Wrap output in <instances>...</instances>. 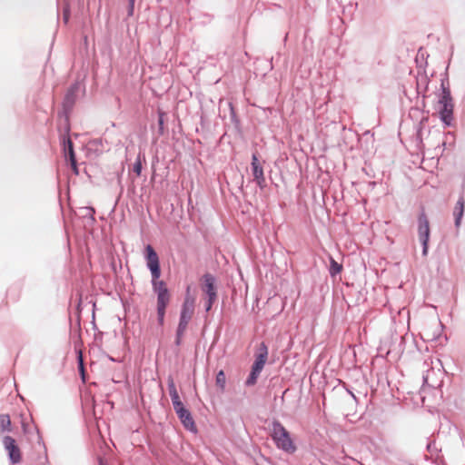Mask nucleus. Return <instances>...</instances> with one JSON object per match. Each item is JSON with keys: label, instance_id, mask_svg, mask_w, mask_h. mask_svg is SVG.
Returning a JSON list of instances; mask_svg holds the SVG:
<instances>
[{"label": "nucleus", "instance_id": "nucleus-1", "mask_svg": "<svg viewBox=\"0 0 465 465\" xmlns=\"http://www.w3.org/2000/svg\"><path fill=\"white\" fill-rule=\"evenodd\" d=\"M190 287L187 288V293L182 305L181 316L176 331V344L179 345L183 336L187 329L188 323L194 313V297L189 294Z\"/></svg>", "mask_w": 465, "mask_h": 465}, {"label": "nucleus", "instance_id": "nucleus-2", "mask_svg": "<svg viewBox=\"0 0 465 465\" xmlns=\"http://www.w3.org/2000/svg\"><path fill=\"white\" fill-rule=\"evenodd\" d=\"M152 285L153 292L157 295L156 310L158 323L160 326H163L164 324L166 308L171 302V294L163 281L153 282Z\"/></svg>", "mask_w": 465, "mask_h": 465}, {"label": "nucleus", "instance_id": "nucleus-3", "mask_svg": "<svg viewBox=\"0 0 465 465\" xmlns=\"http://www.w3.org/2000/svg\"><path fill=\"white\" fill-rule=\"evenodd\" d=\"M271 435L279 449L288 453L295 452L296 446L292 441L290 433L279 421H274L272 423Z\"/></svg>", "mask_w": 465, "mask_h": 465}, {"label": "nucleus", "instance_id": "nucleus-4", "mask_svg": "<svg viewBox=\"0 0 465 465\" xmlns=\"http://www.w3.org/2000/svg\"><path fill=\"white\" fill-rule=\"evenodd\" d=\"M439 113L441 121L447 125H450L453 119V104L450 91L444 89L441 98L439 101Z\"/></svg>", "mask_w": 465, "mask_h": 465}, {"label": "nucleus", "instance_id": "nucleus-5", "mask_svg": "<svg viewBox=\"0 0 465 465\" xmlns=\"http://www.w3.org/2000/svg\"><path fill=\"white\" fill-rule=\"evenodd\" d=\"M145 252L147 266L152 273V283L159 282V278L161 276L159 257L153 248L149 244L145 247Z\"/></svg>", "mask_w": 465, "mask_h": 465}, {"label": "nucleus", "instance_id": "nucleus-6", "mask_svg": "<svg viewBox=\"0 0 465 465\" xmlns=\"http://www.w3.org/2000/svg\"><path fill=\"white\" fill-rule=\"evenodd\" d=\"M419 237L423 245V254L426 255L430 238V224L427 216L423 213L419 216Z\"/></svg>", "mask_w": 465, "mask_h": 465}, {"label": "nucleus", "instance_id": "nucleus-7", "mask_svg": "<svg viewBox=\"0 0 465 465\" xmlns=\"http://www.w3.org/2000/svg\"><path fill=\"white\" fill-rule=\"evenodd\" d=\"M3 443L12 462L19 463L21 461V451L15 439L10 436H5L3 440Z\"/></svg>", "mask_w": 465, "mask_h": 465}, {"label": "nucleus", "instance_id": "nucleus-8", "mask_svg": "<svg viewBox=\"0 0 465 465\" xmlns=\"http://www.w3.org/2000/svg\"><path fill=\"white\" fill-rule=\"evenodd\" d=\"M176 414L178 415L180 420L183 424V426L192 430H196V426L194 420L190 413V411L184 408L183 404L174 409Z\"/></svg>", "mask_w": 465, "mask_h": 465}, {"label": "nucleus", "instance_id": "nucleus-9", "mask_svg": "<svg viewBox=\"0 0 465 465\" xmlns=\"http://www.w3.org/2000/svg\"><path fill=\"white\" fill-rule=\"evenodd\" d=\"M268 358V348L264 342H262L258 348V351L255 355L254 362L252 369L261 372L267 361Z\"/></svg>", "mask_w": 465, "mask_h": 465}, {"label": "nucleus", "instance_id": "nucleus-10", "mask_svg": "<svg viewBox=\"0 0 465 465\" xmlns=\"http://www.w3.org/2000/svg\"><path fill=\"white\" fill-rule=\"evenodd\" d=\"M252 174H253L254 180L256 181L258 186L260 188H263L265 186V177H264V173H263V169H262V165L260 164L256 154L252 155Z\"/></svg>", "mask_w": 465, "mask_h": 465}, {"label": "nucleus", "instance_id": "nucleus-11", "mask_svg": "<svg viewBox=\"0 0 465 465\" xmlns=\"http://www.w3.org/2000/svg\"><path fill=\"white\" fill-rule=\"evenodd\" d=\"M64 155L66 158L67 157L69 158L70 164H71V167H72L74 173L75 174H78V169H77V165H76V159H75V155H74V152L73 142L68 137L66 139L65 138L64 139Z\"/></svg>", "mask_w": 465, "mask_h": 465}, {"label": "nucleus", "instance_id": "nucleus-12", "mask_svg": "<svg viewBox=\"0 0 465 465\" xmlns=\"http://www.w3.org/2000/svg\"><path fill=\"white\" fill-rule=\"evenodd\" d=\"M204 284L203 286V292L208 295L211 300H216L217 294L214 287V279L211 274L203 276Z\"/></svg>", "mask_w": 465, "mask_h": 465}, {"label": "nucleus", "instance_id": "nucleus-13", "mask_svg": "<svg viewBox=\"0 0 465 465\" xmlns=\"http://www.w3.org/2000/svg\"><path fill=\"white\" fill-rule=\"evenodd\" d=\"M168 391L172 400V403L173 405V409L183 405L175 383L172 378H169L168 380Z\"/></svg>", "mask_w": 465, "mask_h": 465}, {"label": "nucleus", "instance_id": "nucleus-14", "mask_svg": "<svg viewBox=\"0 0 465 465\" xmlns=\"http://www.w3.org/2000/svg\"><path fill=\"white\" fill-rule=\"evenodd\" d=\"M464 199L460 197L456 204L455 210H454V215L456 216L455 224L456 226H459L460 223L461 217L463 215L464 212Z\"/></svg>", "mask_w": 465, "mask_h": 465}, {"label": "nucleus", "instance_id": "nucleus-15", "mask_svg": "<svg viewBox=\"0 0 465 465\" xmlns=\"http://www.w3.org/2000/svg\"><path fill=\"white\" fill-rule=\"evenodd\" d=\"M0 430L1 431H11V420L9 415H0Z\"/></svg>", "mask_w": 465, "mask_h": 465}, {"label": "nucleus", "instance_id": "nucleus-16", "mask_svg": "<svg viewBox=\"0 0 465 465\" xmlns=\"http://www.w3.org/2000/svg\"><path fill=\"white\" fill-rule=\"evenodd\" d=\"M215 384L220 389V391L223 392L225 389L226 384V376L223 371H220L215 379Z\"/></svg>", "mask_w": 465, "mask_h": 465}, {"label": "nucleus", "instance_id": "nucleus-17", "mask_svg": "<svg viewBox=\"0 0 465 465\" xmlns=\"http://www.w3.org/2000/svg\"><path fill=\"white\" fill-rule=\"evenodd\" d=\"M78 369L81 375V379L83 382L84 383L86 381V375H85V370L84 365V360H83V353L82 351H78Z\"/></svg>", "mask_w": 465, "mask_h": 465}, {"label": "nucleus", "instance_id": "nucleus-18", "mask_svg": "<svg viewBox=\"0 0 465 465\" xmlns=\"http://www.w3.org/2000/svg\"><path fill=\"white\" fill-rule=\"evenodd\" d=\"M342 270V265L338 263L334 259L331 258L330 273L331 276H335L340 273Z\"/></svg>", "mask_w": 465, "mask_h": 465}, {"label": "nucleus", "instance_id": "nucleus-19", "mask_svg": "<svg viewBox=\"0 0 465 465\" xmlns=\"http://www.w3.org/2000/svg\"><path fill=\"white\" fill-rule=\"evenodd\" d=\"M260 373L261 372L252 369L251 373L245 381V384L247 386H253L254 384H256Z\"/></svg>", "mask_w": 465, "mask_h": 465}, {"label": "nucleus", "instance_id": "nucleus-20", "mask_svg": "<svg viewBox=\"0 0 465 465\" xmlns=\"http://www.w3.org/2000/svg\"><path fill=\"white\" fill-rule=\"evenodd\" d=\"M142 157H141V154L139 153L138 156H137V159L134 164V172L135 173L136 176H140L141 173H142Z\"/></svg>", "mask_w": 465, "mask_h": 465}, {"label": "nucleus", "instance_id": "nucleus-21", "mask_svg": "<svg viewBox=\"0 0 465 465\" xmlns=\"http://www.w3.org/2000/svg\"><path fill=\"white\" fill-rule=\"evenodd\" d=\"M76 89H77V87H76V86H72V87L68 90V93H67V94H66V100H67V101L69 100L70 96H71L72 94H74V93L75 92V90H76Z\"/></svg>", "mask_w": 465, "mask_h": 465}, {"label": "nucleus", "instance_id": "nucleus-22", "mask_svg": "<svg viewBox=\"0 0 465 465\" xmlns=\"http://www.w3.org/2000/svg\"><path fill=\"white\" fill-rule=\"evenodd\" d=\"M215 301L216 300H211V298H208V302L206 303V311L207 312L211 310V308H212V306H213V304L214 303Z\"/></svg>", "mask_w": 465, "mask_h": 465}, {"label": "nucleus", "instance_id": "nucleus-23", "mask_svg": "<svg viewBox=\"0 0 465 465\" xmlns=\"http://www.w3.org/2000/svg\"><path fill=\"white\" fill-rule=\"evenodd\" d=\"M134 2H135V0H129V4H130L129 15H133Z\"/></svg>", "mask_w": 465, "mask_h": 465}, {"label": "nucleus", "instance_id": "nucleus-24", "mask_svg": "<svg viewBox=\"0 0 465 465\" xmlns=\"http://www.w3.org/2000/svg\"><path fill=\"white\" fill-rule=\"evenodd\" d=\"M64 19H65V21L68 20V15H64Z\"/></svg>", "mask_w": 465, "mask_h": 465}]
</instances>
